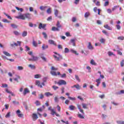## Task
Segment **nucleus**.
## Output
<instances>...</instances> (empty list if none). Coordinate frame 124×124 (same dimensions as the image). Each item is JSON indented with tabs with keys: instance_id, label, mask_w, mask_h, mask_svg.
Wrapping results in <instances>:
<instances>
[{
	"instance_id": "1",
	"label": "nucleus",
	"mask_w": 124,
	"mask_h": 124,
	"mask_svg": "<svg viewBox=\"0 0 124 124\" xmlns=\"http://www.w3.org/2000/svg\"><path fill=\"white\" fill-rule=\"evenodd\" d=\"M17 19H20V20H26V19H31V14L27 13L23 15H20L16 17Z\"/></svg>"
},
{
	"instance_id": "2",
	"label": "nucleus",
	"mask_w": 124,
	"mask_h": 124,
	"mask_svg": "<svg viewBox=\"0 0 124 124\" xmlns=\"http://www.w3.org/2000/svg\"><path fill=\"white\" fill-rule=\"evenodd\" d=\"M54 54H55V55H54L53 58H54L55 61H61V60H62V55H61L60 54H58V53L56 52H53Z\"/></svg>"
},
{
	"instance_id": "3",
	"label": "nucleus",
	"mask_w": 124,
	"mask_h": 124,
	"mask_svg": "<svg viewBox=\"0 0 124 124\" xmlns=\"http://www.w3.org/2000/svg\"><path fill=\"white\" fill-rule=\"evenodd\" d=\"M51 70H53L50 72L51 75H52L53 76H57L58 75L57 73L56 72H55V71H57V70H58V68H55L54 66H52Z\"/></svg>"
},
{
	"instance_id": "4",
	"label": "nucleus",
	"mask_w": 124,
	"mask_h": 124,
	"mask_svg": "<svg viewBox=\"0 0 124 124\" xmlns=\"http://www.w3.org/2000/svg\"><path fill=\"white\" fill-rule=\"evenodd\" d=\"M32 58H29L28 59V61L29 62H36L38 61V57L37 56H34V55H32Z\"/></svg>"
},
{
	"instance_id": "5",
	"label": "nucleus",
	"mask_w": 124,
	"mask_h": 124,
	"mask_svg": "<svg viewBox=\"0 0 124 124\" xmlns=\"http://www.w3.org/2000/svg\"><path fill=\"white\" fill-rule=\"evenodd\" d=\"M57 84L59 85V86H62V85H66V81H65L63 79L60 80Z\"/></svg>"
},
{
	"instance_id": "6",
	"label": "nucleus",
	"mask_w": 124,
	"mask_h": 124,
	"mask_svg": "<svg viewBox=\"0 0 124 124\" xmlns=\"http://www.w3.org/2000/svg\"><path fill=\"white\" fill-rule=\"evenodd\" d=\"M22 43V42L17 41L16 43H14L13 44H11V46L12 47H14V46H21V44Z\"/></svg>"
},
{
	"instance_id": "7",
	"label": "nucleus",
	"mask_w": 124,
	"mask_h": 124,
	"mask_svg": "<svg viewBox=\"0 0 124 124\" xmlns=\"http://www.w3.org/2000/svg\"><path fill=\"white\" fill-rule=\"evenodd\" d=\"M32 121H33V122H35V121L38 119V116L36 113H33L32 115Z\"/></svg>"
},
{
	"instance_id": "8",
	"label": "nucleus",
	"mask_w": 124,
	"mask_h": 124,
	"mask_svg": "<svg viewBox=\"0 0 124 124\" xmlns=\"http://www.w3.org/2000/svg\"><path fill=\"white\" fill-rule=\"evenodd\" d=\"M42 111H43V110L42 109V108H37V114L38 115H39L40 118H42V114H41L40 113H39V112H42Z\"/></svg>"
},
{
	"instance_id": "9",
	"label": "nucleus",
	"mask_w": 124,
	"mask_h": 124,
	"mask_svg": "<svg viewBox=\"0 0 124 124\" xmlns=\"http://www.w3.org/2000/svg\"><path fill=\"white\" fill-rule=\"evenodd\" d=\"M77 106V108H78V109L79 110L80 112L82 113V114L84 115L85 112H84V110L81 108V106L79 104H78Z\"/></svg>"
},
{
	"instance_id": "10",
	"label": "nucleus",
	"mask_w": 124,
	"mask_h": 124,
	"mask_svg": "<svg viewBox=\"0 0 124 124\" xmlns=\"http://www.w3.org/2000/svg\"><path fill=\"white\" fill-rule=\"evenodd\" d=\"M39 57H40L41 59H42L44 62H47V59L45 57H44V55L43 54H40L39 55Z\"/></svg>"
},
{
	"instance_id": "11",
	"label": "nucleus",
	"mask_w": 124,
	"mask_h": 124,
	"mask_svg": "<svg viewBox=\"0 0 124 124\" xmlns=\"http://www.w3.org/2000/svg\"><path fill=\"white\" fill-rule=\"evenodd\" d=\"M16 114L19 118H23V114H21V111L20 110L18 109L16 111Z\"/></svg>"
},
{
	"instance_id": "12",
	"label": "nucleus",
	"mask_w": 124,
	"mask_h": 124,
	"mask_svg": "<svg viewBox=\"0 0 124 124\" xmlns=\"http://www.w3.org/2000/svg\"><path fill=\"white\" fill-rule=\"evenodd\" d=\"M38 28L40 30H41V29H44L45 28H46V24H42V23H40L39 25Z\"/></svg>"
},
{
	"instance_id": "13",
	"label": "nucleus",
	"mask_w": 124,
	"mask_h": 124,
	"mask_svg": "<svg viewBox=\"0 0 124 124\" xmlns=\"http://www.w3.org/2000/svg\"><path fill=\"white\" fill-rule=\"evenodd\" d=\"M48 48H49V46L48 45L43 44L42 46V48L43 50H46V49H48Z\"/></svg>"
},
{
	"instance_id": "14",
	"label": "nucleus",
	"mask_w": 124,
	"mask_h": 124,
	"mask_svg": "<svg viewBox=\"0 0 124 124\" xmlns=\"http://www.w3.org/2000/svg\"><path fill=\"white\" fill-rule=\"evenodd\" d=\"M30 93V90H29V89L25 88L23 92V95H26V94H27V93Z\"/></svg>"
},
{
	"instance_id": "15",
	"label": "nucleus",
	"mask_w": 124,
	"mask_h": 124,
	"mask_svg": "<svg viewBox=\"0 0 124 124\" xmlns=\"http://www.w3.org/2000/svg\"><path fill=\"white\" fill-rule=\"evenodd\" d=\"M105 29H107V30H108V31H112V28L109 26L108 24L104 26Z\"/></svg>"
},
{
	"instance_id": "16",
	"label": "nucleus",
	"mask_w": 124,
	"mask_h": 124,
	"mask_svg": "<svg viewBox=\"0 0 124 124\" xmlns=\"http://www.w3.org/2000/svg\"><path fill=\"white\" fill-rule=\"evenodd\" d=\"M101 79H100V78H98L97 79H96V82L97 83V84H96L97 87L99 86V85L100 84V83H101Z\"/></svg>"
},
{
	"instance_id": "17",
	"label": "nucleus",
	"mask_w": 124,
	"mask_h": 124,
	"mask_svg": "<svg viewBox=\"0 0 124 124\" xmlns=\"http://www.w3.org/2000/svg\"><path fill=\"white\" fill-rule=\"evenodd\" d=\"M36 84L37 85L38 87H39L41 88H43V86H42V85L40 84V81H39V80L36 81Z\"/></svg>"
},
{
	"instance_id": "18",
	"label": "nucleus",
	"mask_w": 124,
	"mask_h": 124,
	"mask_svg": "<svg viewBox=\"0 0 124 124\" xmlns=\"http://www.w3.org/2000/svg\"><path fill=\"white\" fill-rule=\"evenodd\" d=\"M45 95H46V96H47V97H48L49 96H52V95H53V94L51 93L50 92H46L45 93Z\"/></svg>"
},
{
	"instance_id": "19",
	"label": "nucleus",
	"mask_w": 124,
	"mask_h": 124,
	"mask_svg": "<svg viewBox=\"0 0 124 124\" xmlns=\"http://www.w3.org/2000/svg\"><path fill=\"white\" fill-rule=\"evenodd\" d=\"M90 63L92 65H97V63H96V62H94V60H93V59L91 60V61L90 62Z\"/></svg>"
},
{
	"instance_id": "20",
	"label": "nucleus",
	"mask_w": 124,
	"mask_h": 124,
	"mask_svg": "<svg viewBox=\"0 0 124 124\" xmlns=\"http://www.w3.org/2000/svg\"><path fill=\"white\" fill-rule=\"evenodd\" d=\"M88 44V49H89L90 50H93V46H92V44L91 43V42H89Z\"/></svg>"
},
{
	"instance_id": "21",
	"label": "nucleus",
	"mask_w": 124,
	"mask_h": 124,
	"mask_svg": "<svg viewBox=\"0 0 124 124\" xmlns=\"http://www.w3.org/2000/svg\"><path fill=\"white\" fill-rule=\"evenodd\" d=\"M3 54L5 56H7V57H11V54L7 51H3Z\"/></svg>"
},
{
	"instance_id": "22",
	"label": "nucleus",
	"mask_w": 124,
	"mask_h": 124,
	"mask_svg": "<svg viewBox=\"0 0 124 124\" xmlns=\"http://www.w3.org/2000/svg\"><path fill=\"white\" fill-rule=\"evenodd\" d=\"M48 43L49 44H51L52 45H55V46L56 45V43H55V41H54V40H49L48 41Z\"/></svg>"
},
{
	"instance_id": "23",
	"label": "nucleus",
	"mask_w": 124,
	"mask_h": 124,
	"mask_svg": "<svg viewBox=\"0 0 124 124\" xmlns=\"http://www.w3.org/2000/svg\"><path fill=\"white\" fill-rule=\"evenodd\" d=\"M52 31H60V29H59V28H57L55 27H53L52 28Z\"/></svg>"
},
{
	"instance_id": "24",
	"label": "nucleus",
	"mask_w": 124,
	"mask_h": 124,
	"mask_svg": "<svg viewBox=\"0 0 124 124\" xmlns=\"http://www.w3.org/2000/svg\"><path fill=\"white\" fill-rule=\"evenodd\" d=\"M74 87H75V88H76L77 90L81 89V86H80V85H79V84H77V85H74Z\"/></svg>"
},
{
	"instance_id": "25",
	"label": "nucleus",
	"mask_w": 124,
	"mask_h": 124,
	"mask_svg": "<svg viewBox=\"0 0 124 124\" xmlns=\"http://www.w3.org/2000/svg\"><path fill=\"white\" fill-rule=\"evenodd\" d=\"M17 78H14V80L17 82V83H19V80H18V79H21V77L19 76H16Z\"/></svg>"
},
{
	"instance_id": "26",
	"label": "nucleus",
	"mask_w": 124,
	"mask_h": 124,
	"mask_svg": "<svg viewBox=\"0 0 124 124\" xmlns=\"http://www.w3.org/2000/svg\"><path fill=\"white\" fill-rule=\"evenodd\" d=\"M22 35L23 37L27 36L28 35V32L27 31H24L22 33Z\"/></svg>"
},
{
	"instance_id": "27",
	"label": "nucleus",
	"mask_w": 124,
	"mask_h": 124,
	"mask_svg": "<svg viewBox=\"0 0 124 124\" xmlns=\"http://www.w3.org/2000/svg\"><path fill=\"white\" fill-rule=\"evenodd\" d=\"M70 52H71V53H72L73 54H75V55H77V56H78V55H79V54L78 53H77V51H76L72 49L70 50Z\"/></svg>"
},
{
	"instance_id": "28",
	"label": "nucleus",
	"mask_w": 124,
	"mask_h": 124,
	"mask_svg": "<svg viewBox=\"0 0 124 124\" xmlns=\"http://www.w3.org/2000/svg\"><path fill=\"white\" fill-rule=\"evenodd\" d=\"M54 15H55L56 17H58V15L59 14V10L57 9L54 10Z\"/></svg>"
},
{
	"instance_id": "29",
	"label": "nucleus",
	"mask_w": 124,
	"mask_h": 124,
	"mask_svg": "<svg viewBox=\"0 0 124 124\" xmlns=\"http://www.w3.org/2000/svg\"><path fill=\"white\" fill-rule=\"evenodd\" d=\"M56 27H57V28H58V29L62 28V25H61V23H60L59 21H57V23L56 24Z\"/></svg>"
},
{
	"instance_id": "30",
	"label": "nucleus",
	"mask_w": 124,
	"mask_h": 124,
	"mask_svg": "<svg viewBox=\"0 0 124 124\" xmlns=\"http://www.w3.org/2000/svg\"><path fill=\"white\" fill-rule=\"evenodd\" d=\"M82 108H83V109H88V105L82 103Z\"/></svg>"
},
{
	"instance_id": "31",
	"label": "nucleus",
	"mask_w": 124,
	"mask_h": 124,
	"mask_svg": "<svg viewBox=\"0 0 124 124\" xmlns=\"http://www.w3.org/2000/svg\"><path fill=\"white\" fill-rule=\"evenodd\" d=\"M29 67H30L31 69H35V66L34 65L29 64L28 65Z\"/></svg>"
},
{
	"instance_id": "32",
	"label": "nucleus",
	"mask_w": 124,
	"mask_h": 124,
	"mask_svg": "<svg viewBox=\"0 0 124 124\" xmlns=\"http://www.w3.org/2000/svg\"><path fill=\"white\" fill-rule=\"evenodd\" d=\"M46 7H47V6H41L40 7V10H44V11H45V10H46Z\"/></svg>"
},
{
	"instance_id": "33",
	"label": "nucleus",
	"mask_w": 124,
	"mask_h": 124,
	"mask_svg": "<svg viewBox=\"0 0 124 124\" xmlns=\"http://www.w3.org/2000/svg\"><path fill=\"white\" fill-rule=\"evenodd\" d=\"M13 32H14V34L15 35H16L17 36H18V35H20V33L17 31H13Z\"/></svg>"
},
{
	"instance_id": "34",
	"label": "nucleus",
	"mask_w": 124,
	"mask_h": 124,
	"mask_svg": "<svg viewBox=\"0 0 124 124\" xmlns=\"http://www.w3.org/2000/svg\"><path fill=\"white\" fill-rule=\"evenodd\" d=\"M44 98V95L43 94L41 93L39 95V99H43Z\"/></svg>"
},
{
	"instance_id": "35",
	"label": "nucleus",
	"mask_w": 124,
	"mask_h": 124,
	"mask_svg": "<svg viewBox=\"0 0 124 124\" xmlns=\"http://www.w3.org/2000/svg\"><path fill=\"white\" fill-rule=\"evenodd\" d=\"M76 108L75 107V106H73V105H71L69 106V109H70L71 110H75Z\"/></svg>"
},
{
	"instance_id": "36",
	"label": "nucleus",
	"mask_w": 124,
	"mask_h": 124,
	"mask_svg": "<svg viewBox=\"0 0 124 124\" xmlns=\"http://www.w3.org/2000/svg\"><path fill=\"white\" fill-rule=\"evenodd\" d=\"M90 15V12H86L84 15V17L85 18H88V17H89Z\"/></svg>"
},
{
	"instance_id": "37",
	"label": "nucleus",
	"mask_w": 124,
	"mask_h": 124,
	"mask_svg": "<svg viewBox=\"0 0 124 124\" xmlns=\"http://www.w3.org/2000/svg\"><path fill=\"white\" fill-rule=\"evenodd\" d=\"M32 45L34 47H37V43H36L34 40H33Z\"/></svg>"
},
{
	"instance_id": "38",
	"label": "nucleus",
	"mask_w": 124,
	"mask_h": 124,
	"mask_svg": "<svg viewBox=\"0 0 124 124\" xmlns=\"http://www.w3.org/2000/svg\"><path fill=\"white\" fill-rule=\"evenodd\" d=\"M75 77L77 81H78V82H80L81 80H80V78H79V77L78 75H75Z\"/></svg>"
},
{
	"instance_id": "39",
	"label": "nucleus",
	"mask_w": 124,
	"mask_h": 124,
	"mask_svg": "<svg viewBox=\"0 0 124 124\" xmlns=\"http://www.w3.org/2000/svg\"><path fill=\"white\" fill-rule=\"evenodd\" d=\"M78 118H79V119H85V117L84 116L82 115V114H78Z\"/></svg>"
},
{
	"instance_id": "40",
	"label": "nucleus",
	"mask_w": 124,
	"mask_h": 124,
	"mask_svg": "<svg viewBox=\"0 0 124 124\" xmlns=\"http://www.w3.org/2000/svg\"><path fill=\"white\" fill-rule=\"evenodd\" d=\"M99 41L101 42V43L104 44L105 43L106 40L104 38H101L100 39Z\"/></svg>"
},
{
	"instance_id": "41",
	"label": "nucleus",
	"mask_w": 124,
	"mask_h": 124,
	"mask_svg": "<svg viewBox=\"0 0 124 124\" xmlns=\"http://www.w3.org/2000/svg\"><path fill=\"white\" fill-rule=\"evenodd\" d=\"M117 39H118V40H124V36H119L117 38Z\"/></svg>"
},
{
	"instance_id": "42",
	"label": "nucleus",
	"mask_w": 124,
	"mask_h": 124,
	"mask_svg": "<svg viewBox=\"0 0 124 124\" xmlns=\"http://www.w3.org/2000/svg\"><path fill=\"white\" fill-rule=\"evenodd\" d=\"M51 115H52V116H54V115H55L56 114V111H55V110H54V109H51Z\"/></svg>"
},
{
	"instance_id": "43",
	"label": "nucleus",
	"mask_w": 124,
	"mask_h": 124,
	"mask_svg": "<svg viewBox=\"0 0 124 124\" xmlns=\"http://www.w3.org/2000/svg\"><path fill=\"white\" fill-rule=\"evenodd\" d=\"M35 104H36V106H39L41 105L40 102H39V101H36V102H35Z\"/></svg>"
},
{
	"instance_id": "44",
	"label": "nucleus",
	"mask_w": 124,
	"mask_h": 124,
	"mask_svg": "<svg viewBox=\"0 0 124 124\" xmlns=\"http://www.w3.org/2000/svg\"><path fill=\"white\" fill-rule=\"evenodd\" d=\"M40 77H41V75H40L37 74L34 76V78L36 79H38V78H40Z\"/></svg>"
},
{
	"instance_id": "45",
	"label": "nucleus",
	"mask_w": 124,
	"mask_h": 124,
	"mask_svg": "<svg viewBox=\"0 0 124 124\" xmlns=\"http://www.w3.org/2000/svg\"><path fill=\"white\" fill-rule=\"evenodd\" d=\"M11 26L13 29H17L18 28V26L14 24H11Z\"/></svg>"
},
{
	"instance_id": "46",
	"label": "nucleus",
	"mask_w": 124,
	"mask_h": 124,
	"mask_svg": "<svg viewBox=\"0 0 124 124\" xmlns=\"http://www.w3.org/2000/svg\"><path fill=\"white\" fill-rule=\"evenodd\" d=\"M68 98H69V99H70V100H73V101L76 100V98H75V97L68 96Z\"/></svg>"
},
{
	"instance_id": "47",
	"label": "nucleus",
	"mask_w": 124,
	"mask_h": 124,
	"mask_svg": "<svg viewBox=\"0 0 124 124\" xmlns=\"http://www.w3.org/2000/svg\"><path fill=\"white\" fill-rule=\"evenodd\" d=\"M4 15H5V16H6L8 19H10V20H12V17H11V16H10L9 15L6 13H4Z\"/></svg>"
},
{
	"instance_id": "48",
	"label": "nucleus",
	"mask_w": 124,
	"mask_h": 124,
	"mask_svg": "<svg viewBox=\"0 0 124 124\" xmlns=\"http://www.w3.org/2000/svg\"><path fill=\"white\" fill-rule=\"evenodd\" d=\"M2 22H3L4 23H10V21H8L7 19H2Z\"/></svg>"
},
{
	"instance_id": "49",
	"label": "nucleus",
	"mask_w": 124,
	"mask_h": 124,
	"mask_svg": "<svg viewBox=\"0 0 124 124\" xmlns=\"http://www.w3.org/2000/svg\"><path fill=\"white\" fill-rule=\"evenodd\" d=\"M1 88H7L8 85L7 84H2Z\"/></svg>"
},
{
	"instance_id": "50",
	"label": "nucleus",
	"mask_w": 124,
	"mask_h": 124,
	"mask_svg": "<svg viewBox=\"0 0 124 124\" xmlns=\"http://www.w3.org/2000/svg\"><path fill=\"white\" fill-rule=\"evenodd\" d=\"M71 42L73 44V46H75V39H71Z\"/></svg>"
},
{
	"instance_id": "51",
	"label": "nucleus",
	"mask_w": 124,
	"mask_h": 124,
	"mask_svg": "<svg viewBox=\"0 0 124 124\" xmlns=\"http://www.w3.org/2000/svg\"><path fill=\"white\" fill-rule=\"evenodd\" d=\"M120 65L122 67L124 66V60H123L121 62H120Z\"/></svg>"
},
{
	"instance_id": "52",
	"label": "nucleus",
	"mask_w": 124,
	"mask_h": 124,
	"mask_svg": "<svg viewBox=\"0 0 124 124\" xmlns=\"http://www.w3.org/2000/svg\"><path fill=\"white\" fill-rule=\"evenodd\" d=\"M117 8H119V6H115L112 8V11H114V10H116Z\"/></svg>"
},
{
	"instance_id": "53",
	"label": "nucleus",
	"mask_w": 124,
	"mask_h": 124,
	"mask_svg": "<svg viewBox=\"0 0 124 124\" xmlns=\"http://www.w3.org/2000/svg\"><path fill=\"white\" fill-rule=\"evenodd\" d=\"M116 123L118 124H124V121H117Z\"/></svg>"
},
{
	"instance_id": "54",
	"label": "nucleus",
	"mask_w": 124,
	"mask_h": 124,
	"mask_svg": "<svg viewBox=\"0 0 124 124\" xmlns=\"http://www.w3.org/2000/svg\"><path fill=\"white\" fill-rule=\"evenodd\" d=\"M17 69H18V70H23V69H24V67H23L21 66H18L17 67Z\"/></svg>"
},
{
	"instance_id": "55",
	"label": "nucleus",
	"mask_w": 124,
	"mask_h": 124,
	"mask_svg": "<svg viewBox=\"0 0 124 124\" xmlns=\"http://www.w3.org/2000/svg\"><path fill=\"white\" fill-rule=\"evenodd\" d=\"M68 52H69V49H68V48L65 47L64 48V53H68Z\"/></svg>"
},
{
	"instance_id": "56",
	"label": "nucleus",
	"mask_w": 124,
	"mask_h": 124,
	"mask_svg": "<svg viewBox=\"0 0 124 124\" xmlns=\"http://www.w3.org/2000/svg\"><path fill=\"white\" fill-rule=\"evenodd\" d=\"M43 35L44 36V38H47V34L45 33V32H43L42 33Z\"/></svg>"
},
{
	"instance_id": "57",
	"label": "nucleus",
	"mask_w": 124,
	"mask_h": 124,
	"mask_svg": "<svg viewBox=\"0 0 124 124\" xmlns=\"http://www.w3.org/2000/svg\"><path fill=\"white\" fill-rule=\"evenodd\" d=\"M10 114H11V112H8V113L5 115V118H9V117H10Z\"/></svg>"
},
{
	"instance_id": "58",
	"label": "nucleus",
	"mask_w": 124,
	"mask_h": 124,
	"mask_svg": "<svg viewBox=\"0 0 124 124\" xmlns=\"http://www.w3.org/2000/svg\"><path fill=\"white\" fill-rule=\"evenodd\" d=\"M54 101H55V102H59V98H58V97L55 96V97H54Z\"/></svg>"
},
{
	"instance_id": "59",
	"label": "nucleus",
	"mask_w": 124,
	"mask_h": 124,
	"mask_svg": "<svg viewBox=\"0 0 124 124\" xmlns=\"http://www.w3.org/2000/svg\"><path fill=\"white\" fill-rule=\"evenodd\" d=\"M46 12L47 13H48V14H51V8H48L47 9V10H46Z\"/></svg>"
},
{
	"instance_id": "60",
	"label": "nucleus",
	"mask_w": 124,
	"mask_h": 124,
	"mask_svg": "<svg viewBox=\"0 0 124 124\" xmlns=\"http://www.w3.org/2000/svg\"><path fill=\"white\" fill-rule=\"evenodd\" d=\"M95 5H96L97 6H100V2L99 1H97L95 3Z\"/></svg>"
},
{
	"instance_id": "61",
	"label": "nucleus",
	"mask_w": 124,
	"mask_h": 124,
	"mask_svg": "<svg viewBox=\"0 0 124 124\" xmlns=\"http://www.w3.org/2000/svg\"><path fill=\"white\" fill-rule=\"evenodd\" d=\"M109 5V1H107L104 3V6H108Z\"/></svg>"
},
{
	"instance_id": "62",
	"label": "nucleus",
	"mask_w": 124,
	"mask_h": 124,
	"mask_svg": "<svg viewBox=\"0 0 124 124\" xmlns=\"http://www.w3.org/2000/svg\"><path fill=\"white\" fill-rule=\"evenodd\" d=\"M79 1L80 0H75V1L74 2V3H75V4H78Z\"/></svg>"
},
{
	"instance_id": "63",
	"label": "nucleus",
	"mask_w": 124,
	"mask_h": 124,
	"mask_svg": "<svg viewBox=\"0 0 124 124\" xmlns=\"http://www.w3.org/2000/svg\"><path fill=\"white\" fill-rule=\"evenodd\" d=\"M102 32L104 33V34H105L106 35H108V32H107V31H106L105 30H103Z\"/></svg>"
},
{
	"instance_id": "64",
	"label": "nucleus",
	"mask_w": 124,
	"mask_h": 124,
	"mask_svg": "<svg viewBox=\"0 0 124 124\" xmlns=\"http://www.w3.org/2000/svg\"><path fill=\"white\" fill-rule=\"evenodd\" d=\"M116 27L117 30H121V26H120V25H116Z\"/></svg>"
}]
</instances>
